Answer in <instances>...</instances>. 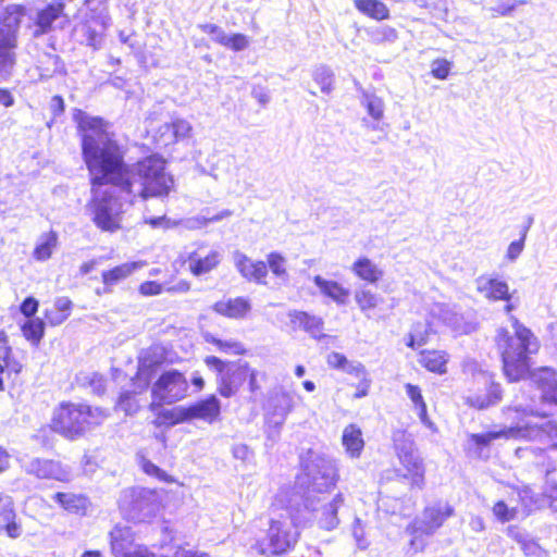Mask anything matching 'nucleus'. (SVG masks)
Returning a JSON list of instances; mask_svg holds the SVG:
<instances>
[{"label":"nucleus","instance_id":"f257e3e1","mask_svg":"<svg viewBox=\"0 0 557 557\" xmlns=\"http://www.w3.org/2000/svg\"><path fill=\"white\" fill-rule=\"evenodd\" d=\"M77 124L82 136V154L91 185H113L126 194L129 203L136 198L147 200L170 194L174 180L165 172L162 158L150 156L128 166L122 146L104 120L81 113Z\"/></svg>","mask_w":557,"mask_h":557},{"label":"nucleus","instance_id":"f03ea898","mask_svg":"<svg viewBox=\"0 0 557 557\" xmlns=\"http://www.w3.org/2000/svg\"><path fill=\"white\" fill-rule=\"evenodd\" d=\"M505 416L511 421V424L499 430L488 431L482 434L469 435V448L479 458L488 457V446L496 440L527 438L539 440L549 438L553 441V447L557 449V424L547 421L537 425L530 422L523 423L524 417L533 413L531 410L521 407H508L504 410Z\"/></svg>","mask_w":557,"mask_h":557},{"label":"nucleus","instance_id":"7ed1b4c3","mask_svg":"<svg viewBox=\"0 0 557 557\" xmlns=\"http://www.w3.org/2000/svg\"><path fill=\"white\" fill-rule=\"evenodd\" d=\"M515 335L506 330H499L496 336L498 349L502 352L504 373L511 382L523 379L530 369V355L536 354L540 344L533 333L515 318Z\"/></svg>","mask_w":557,"mask_h":557},{"label":"nucleus","instance_id":"20e7f679","mask_svg":"<svg viewBox=\"0 0 557 557\" xmlns=\"http://www.w3.org/2000/svg\"><path fill=\"white\" fill-rule=\"evenodd\" d=\"M309 519L293 506L277 511L272 509L267 536L257 541L255 549L260 555L274 556L289 552L298 541V527Z\"/></svg>","mask_w":557,"mask_h":557},{"label":"nucleus","instance_id":"39448f33","mask_svg":"<svg viewBox=\"0 0 557 557\" xmlns=\"http://www.w3.org/2000/svg\"><path fill=\"white\" fill-rule=\"evenodd\" d=\"M107 417V412L101 408L63 403L53 411L51 428L65 438L76 440L101 424Z\"/></svg>","mask_w":557,"mask_h":557},{"label":"nucleus","instance_id":"423d86ee","mask_svg":"<svg viewBox=\"0 0 557 557\" xmlns=\"http://www.w3.org/2000/svg\"><path fill=\"white\" fill-rule=\"evenodd\" d=\"M92 198L90 201V210L92 221L104 232H115L121 227L122 214L125 207L132 206L133 202L126 201V194L110 184L91 185Z\"/></svg>","mask_w":557,"mask_h":557},{"label":"nucleus","instance_id":"0eeeda50","mask_svg":"<svg viewBox=\"0 0 557 557\" xmlns=\"http://www.w3.org/2000/svg\"><path fill=\"white\" fill-rule=\"evenodd\" d=\"M189 384L185 375L178 370L164 371L151 385L152 400L149 405L156 411L163 405L175 404L188 395Z\"/></svg>","mask_w":557,"mask_h":557},{"label":"nucleus","instance_id":"6e6552de","mask_svg":"<svg viewBox=\"0 0 557 557\" xmlns=\"http://www.w3.org/2000/svg\"><path fill=\"white\" fill-rule=\"evenodd\" d=\"M344 505V495L342 493L330 497L325 494L311 495L305 498V510L311 513L313 520L321 529L332 531L339 524L337 516L338 509Z\"/></svg>","mask_w":557,"mask_h":557},{"label":"nucleus","instance_id":"1a4fd4ad","mask_svg":"<svg viewBox=\"0 0 557 557\" xmlns=\"http://www.w3.org/2000/svg\"><path fill=\"white\" fill-rule=\"evenodd\" d=\"M205 363L216 372L218 392L224 398L236 395L245 383L244 362H226L209 356L205 359Z\"/></svg>","mask_w":557,"mask_h":557},{"label":"nucleus","instance_id":"9d476101","mask_svg":"<svg viewBox=\"0 0 557 557\" xmlns=\"http://www.w3.org/2000/svg\"><path fill=\"white\" fill-rule=\"evenodd\" d=\"M310 487L308 494H325L336 485L338 474L334 461L327 457L312 455L305 466Z\"/></svg>","mask_w":557,"mask_h":557},{"label":"nucleus","instance_id":"9b49d317","mask_svg":"<svg viewBox=\"0 0 557 557\" xmlns=\"http://www.w3.org/2000/svg\"><path fill=\"white\" fill-rule=\"evenodd\" d=\"M454 512L455 509L448 502H434L428 505L421 516L409 524V530H412V533H422L430 536L434 534Z\"/></svg>","mask_w":557,"mask_h":557},{"label":"nucleus","instance_id":"f8f14e48","mask_svg":"<svg viewBox=\"0 0 557 557\" xmlns=\"http://www.w3.org/2000/svg\"><path fill=\"white\" fill-rule=\"evenodd\" d=\"M475 389L469 391L465 396V401L470 407L479 410L495 406L502 399V389L499 384L494 383L493 376L485 372L479 371L474 375Z\"/></svg>","mask_w":557,"mask_h":557},{"label":"nucleus","instance_id":"ddd939ff","mask_svg":"<svg viewBox=\"0 0 557 557\" xmlns=\"http://www.w3.org/2000/svg\"><path fill=\"white\" fill-rule=\"evenodd\" d=\"M295 408V395L287 391H280L271 395L265 406V424L278 430L285 422L289 412Z\"/></svg>","mask_w":557,"mask_h":557},{"label":"nucleus","instance_id":"4468645a","mask_svg":"<svg viewBox=\"0 0 557 557\" xmlns=\"http://www.w3.org/2000/svg\"><path fill=\"white\" fill-rule=\"evenodd\" d=\"M110 537L111 549L115 557H152L146 547L134 543L129 528L115 527Z\"/></svg>","mask_w":557,"mask_h":557},{"label":"nucleus","instance_id":"2eb2a0df","mask_svg":"<svg viewBox=\"0 0 557 557\" xmlns=\"http://www.w3.org/2000/svg\"><path fill=\"white\" fill-rule=\"evenodd\" d=\"M23 467L28 474H33L38 479L69 482L72 478L69 467L51 459L34 458L25 462Z\"/></svg>","mask_w":557,"mask_h":557},{"label":"nucleus","instance_id":"dca6fc26","mask_svg":"<svg viewBox=\"0 0 557 557\" xmlns=\"http://www.w3.org/2000/svg\"><path fill=\"white\" fill-rule=\"evenodd\" d=\"M163 354L157 347H151L139 357L136 380L141 389L149 386L152 377L157 373L159 367L163 363Z\"/></svg>","mask_w":557,"mask_h":557},{"label":"nucleus","instance_id":"f3484780","mask_svg":"<svg viewBox=\"0 0 557 557\" xmlns=\"http://www.w3.org/2000/svg\"><path fill=\"white\" fill-rule=\"evenodd\" d=\"M233 261L243 277L257 284H267L268 267L265 262L253 261L239 250L233 252Z\"/></svg>","mask_w":557,"mask_h":557},{"label":"nucleus","instance_id":"a211bd4d","mask_svg":"<svg viewBox=\"0 0 557 557\" xmlns=\"http://www.w3.org/2000/svg\"><path fill=\"white\" fill-rule=\"evenodd\" d=\"M475 287L484 298L492 301H509L512 298L508 284L498 277L481 275L475 280Z\"/></svg>","mask_w":557,"mask_h":557},{"label":"nucleus","instance_id":"6ab92c4d","mask_svg":"<svg viewBox=\"0 0 557 557\" xmlns=\"http://www.w3.org/2000/svg\"><path fill=\"white\" fill-rule=\"evenodd\" d=\"M158 509V498L153 491L140 488L134 492L132 502L133 518L145 521L153 517Z\"/></svg>","mask_w":557,"mask_h":557},{"label":"nucleus","instance_id":"aec40b11","mask_svg":"<svg viewBox=\"0 0 557 557\" xmlns=\"http://www.w3.org/2000/svg\"><path fill=\"white\" fill-rule=\"evenodd\" d=\"M188 422L202 420L209 424L213 423L221 413V403L216 396L211 395L206 399L186 406Z\"/></svg>","mask_w":557,"mask_h":557},{"label":"nucleus","instance_id":"412c9836","mask_svg":"<svg viewBox=\"0 0 557 557\" xmlns=\"http://www.w3.org/2000/svg\"><path fill=\"white\" fill-rule=\"evenodd\" d=\"M398 460L405 470L403 476L410 481L411 487L422 490L425 484V468L418 453L400 455Z\"/></svg>","mask_w":557,"mask_h":557},{"label":"nucleus","instance_id":"4be33fe9","mask_svg":"<svg viewBox=\"0 0 557 557\" xmlns=\"http://www.w3.org/2000/svg\"><path fill=\"white\" fill-rule=\"evenodd\" d=\"M22 367V363L12 356L7 337L5 342L0 343V391H4L5 382L11 381L13 375L18 374Z\"/></svg>","mask_w":557,"mask_h":557},{"label":"nucleus","instance_id":"5701e85b","mask_svg":"<svg viewBox=\"0 0 557 557\" xmlns=\"http://www.w3.org/2000/svg\"><path fill=\"white\" fill-rule=\"evenodd\" d=\"M533 382L542 392L545 401L557 404V372L550 368H542L532 373Z\"/></svg>","mask_w":557,"mask_h":557},{"label":"nucleus","instance_id":"b1692460","mask_svg":"<svg viewBox=\"0 0 557 557\" xmlns=\"http://www.w3.org/2000/svg\"><path fill=\"white\" fill-rule=\"evenodd\" d=\"M313 283L319 288L321 295L332 299L336 305L343 306L347 304L350 292L338 282L315 275Z\"/></svg>","mask_w":557,"mask_h":557},{"label":"nucleus","instance_id":"393cba45","mask_svg":"<svg viewBox=\"0 0 557 557\" xmlns=\"http://www.w3.org/2000/svg\"><path fill=\"white\" fill-rule=\"evenodd\" d=\"M26 15V9L23 5H10L0 21V36L17 39L22 18Z\"/></svg>","mask_w":557,"mask_h":557},{"label":"nucleus","instance_id":"a878e982","mask_svg":"<svg viewBox=\"0 0 557 557\" xmlns=\"http://www.w3.org/2000/svg\"><path fill=\"white\" fill-rule=\"evenodd\" d=\"M52 500L70 513L85 515L89 502L83 494L73 492H58L52 495Z\"/></svg>","mask_w":557,"mask_h":557},{"label":"nucleus","instance_id":"bb28decb","mask_svg":"<svg viewBox=\"0 0 557 557\" xmlns=\"http://www.w3.org/2000/svg\"><path fill=\"white\" fill-rule=\"evenodd\" d=\"M251 306L248 299L243 297L220 300L214 304L213 310L231 319H243L249 312Z\"/></svg>","mask_w":557,"mask_h":557},{"label":"nucleus","instance_id":"cd10ccee","mask_svg":"<svg viewBox=\"0 0 557 557\" xmlns=\"http://www.w3.org/2000/svg\"><path fill=\"white\" fill-rule=\"evenodd\" d=\"M63 8L62 2L53 1L42 10H39L35 17L36 29L34 30V36L37 37L48 33L51 29L52 23L63 12Z\"/></svg>","mask_w":557,"mask_h":557},{"label":"nucleus","instance_id":"c85d7f7f","mask_svg":"<svg viewBox=\"0 0 557 557\" xmlns=\"http://www.w3.org/2000/svg\"><path fill=\"white\" fill-rule=\"evenodd\" d=\"M220 261L221 255L216 250H211L206 256L195 251L188 257V268L194 275L200 276L215 269Z\"/></svg>","mask_w":557,"mask_h":557},{"label":"nucleus","instance_id":"c756f323","mask_svg":"<svg viewBox=\"0 0 557 557\" xmlns=\"http://www.w3.org/2000/svg\"><path fill=\"white\" fill-rule=\"evenodd\" d=\"M288 317L294 326L302 327L311 336L320 338L323 335V321L321 318L297 310L289 311Z\"/></svg>","mask_w":557,"mask_h":557},{"label":"nucleus","instance_id":"7c9ffc66","mask_svg":"<svg viewBox=\"0 0 557 557\" xmlns=\"http://www.w3.org/2000/svg\"><path fill=\"white\" fill-rule=\"evenodd\" d=\"M36 69L39 72L41 81H47L54 75L66 73L65 65L61 58L50 52H45L39 57Z\"/></svg>","mask_w":557,"mask_h":557},{"label":"nucleus","instance_id":"2f4dec72","mask_svg":"<svg viewBox=\"0 0 557 557\" xmlns=\"http://www.w3.org/2000/svg\"><path fill=\"white\" fill-rule=\"evenodd\" d=\"M342 443L351 458H359L364 447L362 432L356 424L347 425L342 435Z\"/></svg>","mask_w":557,"mask_h":557},{"label":"nucleus","instance_id":"473e14b6","mask_svg":"<svg viewBox=\"0 0 557 557\" xmlns=\"http://www.w3.org/2000/svg\"><path fill=\"white\" fill-rule=\"evenodd\" d=\"M154 412L157 417L153 423L157 426H173L180 423L188 422L186 406H176L171 409H165L162 406L161 408H158Z\"/></svg>","mask_w":557,"mask_h":557},{"label":"nucleus","instance_id":"72a5a7b5","mask_svg":"<svg viewBox=\"0 0 557 557\" xmlns=\"http://www.w3.org/2000/svg\"><path fill=\"white\" fill-rule=\"evenodd\" d=\"M145 265L141 261L126 262L117 265L111 270L102 272V282L107 286L115 285L119 282L127 278L135 271L141 269Z\"/></svg>","mask_w":557,"mask_h":557},{"label":"nucleus","instance_id":"f704fd0d","mask_svg":"<svg viewBox=\"0 0 557 557\" xmlns=\"http://www.w3.org/2000/svg\"><path fill=\"white\" fill-rule=\"evenodd\" d=\"M351 271L360 280L375 284L383 276V271L369 258H359L351 267Z\"/></svg>","mask_w":557,"mask_h":557},{"label":"nucleus","instance_id":"c9c22d12","mask_svg":"<svg viewBox=\"0 0 557 557\" xmlns=\"http://www.w3.org/2000/svg\"><path fill=\"white\" fill-rule=\"evenodd\" d=\"M16 38L0 36V73L9 74L16 63Z\"/></svg>","mask_w":557,"mask_h":557},{"label":"nucleus","instance_id":"e433bc0d","mask_svg":"<svg viewBox=\"0 0 557 557\" xmlns=\"http://www.w3.org/2000/svg\"><path fill=\"white\" fill-rule=\"evenodd\" d=\"M354 4L360 13L370 18L383 21L389 17V9L380 0H355Z\"/></svg>","mask_w":557,"mask_h":557},{"label":"nucleus","instance_id":"4c0bfd02","mask_svg":"<svg viewBox=\"0 0 557 557\" xmlns=\"http://www.w3.org/2000/svg\"><path fill=\"white\" fill-rule=\"evenodd\" d=\"M14 510L9 498H0V531H5L9 536L17 537L18 528L14 522Z\"/></svg>","mask_w":557,"mask_h":557},{"label":"nucleus","instance_id":"58836bf2","mask_svg":"<svg viewBox=\"0 0 557 557\" xmlns=\"http://www.w3.org/2000/svg\"><path fill=\"white\" fill-rule=\"evenodd\" d=\"M419 362L431 372H446L447 356L444 351L426 350L420 354Z\"/></svg>","mask_w":557,"mask_h":557},{"label":"nucleus","instance_id":"ea45409f","mask_svg":"<svg viewBox=\"0 0 557 557\" xmlns=\"http://www.w3.org/2000/svg\"><path fill=\"white\" fill-rule=\"evenodd\" d=\"M57 245H58L57 233L52 232V231L45 233L39 237L38 243L34 249L33 257L37 261H46L51 257Z\"/></svg>","mask_w":557,"mask_h":557},{"label":"nucleus","instance_id":"a19ab883","mask_svg":"<svg viewBox=\"0 0 557 557\" xmlns=\"http://www.w3.org/2000/svg\"><path fill=\"white\" fill-rule=\"evenodd\" d=\"M361 104L366 108L368 114L374 122H380L383 119L385 103L381 97L375 94L363 92Z\"/></svg>","mask_w":557,"mask_h":557},{"label":"nucleus","instance_id":"79ce46f5","mask_svg":"<svg viewBox=\"0 0 557 557\" xmlns=\"http://www.w3.org/2000/svg\"><path fill=\"white\" fill-rule=\"evenodd\" d=\"M405 388H406V393H407L408 397L411 399L416 409L418 410V416H419L421 422L424 425H426L428 428L432 429L433 423L428 418L426 405L423 400L420 388L410 383L406 384Z\"/></svg>","mask_w":557,"mask_h":557},{"label":"nucleus","instance_id":"37998d69","mask_svg":"<svg viewBox=\"0 0 557 557\" xmlns=\"http://www.w3.org/2000/svg\"><path fill=\"white\" fill-rule=\"evenodd\" d=\"M355 300L363 313L376 308L383 299L372 290L361 287L355 292Z\"/></svg>","mask_w":557,"mask_h":557},{"label":"nucleus","instance_id":"c03bdc74","mask_svg":"<svg viewBox=\"0 0 557 557\" xmlns=\"http://www.w3.org/2000/svg\"><path fill=\"white\" fill-rule=\"evenodd\" d=\"M393 443L397 457L417 451L411 434L404 430L394 431Z\"/></svg>","mask_w":557,"mask_h":557},{"label":"nucleus","instance_id":"a18cd8bd","mask_svg":"<svg viewBox=\"0 0 557 557\" xmlns=\"http://www.w3.org/2000/svg\"><path fill=\"white\" fill-rule=\"evenodd\" d=\"M313 81L320 86L323 94H331L334 88V73L325 65L317 66L312 72Z\"/></svg>","mask_w":557,"mask_h":557},{"label":"nucleus","instance_id":"49530a36","mask_svg":"<svg viewBox=\"0 0 557 557\" xmlns=\"http://www.w3.org/2000/svg\"><path fill=\"white\" fill-rule=\"evenodd\" d=\"M205 339L207 343L215 345L220 351L225 354L243 355L246 351L244 345L234 339L222 341L212 334H206Z\"/></svg>","mask_w":557,"mask_h":557},{"label":"nucleus","instance_id":"de8ad7c7","mask_svg":"<svg viewBox=\"0 0 557 557\" xmlns=\"http://www.w3.org/2000/svg\"><path fill=\"white\" fill-rule=\"evenodd\" d=\"M431 313L451 327L458 326L459 315L455 308L447 304H435L431 309Z\"/></svg>","mask_w":557,"mask_h":557},{"label":"nucleus","instance_id":"09e8293b","mask_svg":"<svg viewBox=\"0 0 557 557\" xmlns=\"http://www.w3.org/2000/svg\"><path fill=\"white\" fill-rule=\"evenodd\" d=\"M370 39L374 44L394 42L398 38L397 30L388 25H381L367 30Z\"/></svg>","mask_w":557,"mask_h":557},{"label":"nucleus","instance_id":"8fccbe9b","mask_svg":"<svg viewBox=\"0 0 557 557\" xmlns=\"http://www.w3.org/2000/svg\"><path fill=\"white\" fill-rule=\"evenodd\" d=\"M45 323L40 319H29L22 326L23 335L33 344H38L44 336Z\"/></svg>","mask_w":557,"mask_h":557},{"label":"nucleus","instance_id":"3c124183","mask_svg":"<svg viewBox=\"0 0 557 557\" xmlns=\"http://www.w3.org/2000/svg\"><path fill=\"white\" fill-rule=\"evenodd\" d=\"M267 262L271 272L280 277L287 278L286 259L278 252H270L267 256Z\"/></svg>","mask_w":557,"mask_h":557},{"label":"nucleus","instance_id":"603ef678","mask_svg":"<svg viewBox=\"0 0 557 557\" xmlns=\"http://www.w3.org/2000/svg\"><path fill=\"white\" fill-rule=\"evenodd\" d=\"M527 0H505L497 1L494 5L490 7L487 10L491 12L493 17L498 15L506 16L510 14L518 4H525Z\"/></svg>","mask_w":557,"mask_h":557},{"label":"nucleus","instance_id":"864d4df0","mask_svg":"<svg viewBox=\"0 0 557 557\" xmlns=\"http://www.w3.org/2000/svg\"><path fill=\"white\" fill-rule=\"evenodd\" d=\"M117 407L123 410L126 414H133L135 413L138 408L139 404L136 400L135 393L133 392H124L121 394Z\"/></svg>","mask_w":557,"mask_h":557},{"label":"nucleus","instance_id":"5fc2aeb1","mask_svg":"<svg viewBox=\"0 0 557 557\" xmlns=\"http://www.w3.org/2000/svg\"><path fill=\"white\" fill-rule=\"evenodd\" d=\"M494 516L502 522H507L516 517V509L509 508L504 502H497L493 507Z\"/></svg>","mask_w":557,"mask_h":557},{"label":"nucleus","instance_id":"6e6d98bb","mask_svg":"<svg viewBox=\"0 0 557 557\" xmlns=\"http://www.w3.org/2000/svg\"><path fill=\"white\" fill-rule=\"evenodd\" d=\"M249 38L243 34L228 35L225 46L234 51H243L249 46Z\"/></svg>","mask_w":557,"mask_h":557},{"label":"nucleus","instance_id":"4d7b16f0","mask_svg":"<svg viewBox=\"0 0 557 557\" xmlns=\"http://www.w3.org/2000/svg\"><path fill=\"white\" fill-rule=\"evenodd\" d=\"M172 129L176 139H185L190 136L193 128L188 121L177 119L172 122Z\"/></svg>","mask_w":557,"mask_h":557},{"label":"nucleus","instance_id":"13d9d810","mask_svg":"<svg viewBox=\"0 0 557 557\" xmlns=\"http://www.w3.org/2000/svg\"><path fill=\"white\" fill-rule=\"evenodd\" d=\"M83 32L86 40V45L97 50L101 46L102 36L96 29H94L90 25L85 24L83 26Z\"/></svg>","mask_w":557,"mask_h":557},{"label":"nucleus","instance_id":"bf43d9fd","mask_svg":"<svg viewBox=\"0 0 557 557\" xmlns=\"http://www.w3.org/2000/svg\"><path fill=\"white\" fill-rule=\"evenodd\" d=\"M352 536L356 540L358 547L364 549L369 546V541L366 537L364 527L359 518H356L354 521Z\"/></svg>","mask_w":557,"mask_h":557},{"label":"nucleus","instance_id":"052dcab7","mask_svg":"<svg viewBox=\"0 0 557 557\" xmlns=\"http://www.w3.org/2000/svg\"><path fill=\"white\" fill-rule=\"evenodd\" d=\"M421 325L417 324L413 326L412 331L409 334L407 346L411 348H417L422 346L425 343L428 332L420 331Z\"/></svg>","mask_w":557,"mask_h":557},{"label":"nucleus","instance_id":"680f3d73","mask_svg":"<svg viewBox=\"0 0 557 557\" xmlns=\"http://www.w3.org/2000/svg\"><path fill=\"white\" fill-rule=\"evenodd\" d=\"M344 372L354 375L358 380H364L369 377L368 371L366 367L358 361H349L345 366Z\"/></svg>","mask_w":557,"mask_h":557},{"label":"nucleus","instance_id":"e2e57ef3","mask_svg":"<svg viewBox=\"0 0 557 557\" xmlns=\"http://www.w3.org/2000/svg\"><path fill=\"white\" fill-rule=\"evenodd\" d=\"M143 470L145 471V473L156 476L161 481L172 482L170 476L162 469H160L159 467H157L154 463H152L149 460H144Z\"/></svg>","mask_w":557,"mask_h":557},{"label":"nucleus","instance_id":"0e129e2a","mask_svg":"<svg viewBox=\"0 0 557 557\" xmlns=\"http://www.w3.org/2000/svg\"><path fill=\"white\" fill-rule=\"evenodd\" d=\"M524 238L525 233H523L522 237L519 240L510 243L506 252V258L509 261H515L521 255L524 248Z\"/></svg>","mask_w":557,"mask_h":557},{"label":"nucleus","instance_id":"69168bd1","mask_svg":"<svg viewBox=\"0 0 557 557\" xmlns=\"http://www.w3.org/2000/svg\"><path fill=\"white\" fill-rule=\"evenodd\" d=\"M449 63L446 60H435L432 63V75L438 79H445L449 74Z\"/></svg>","mask_w":557,"mask_h":557},{"label":"nucleus","instance_id":"338daca9","mask_svg":"<svg viewBox=\"0 0 557 557\" xmlns=\"http://www.w3.org/2000/svg\"><path fill=\"white\" fill-rule=\"evenodd\" d=\"M163 290V287L161 284L153 282V281H147L140 284L139 292L144 296H154L161 294Z\"/></svg>","mask_w":557,"mask_h":557},{"label":"nucleus","instance_id":"774afa93","mask_svg":"<svg viewBox=\"0 0 557 557\" xmlns=\"http://www.w3.org/2000/svg\"><path fill=\"white\" fill-rule=\"evenodd\" d=\"M326 362L330 367L343 371L348 362V359L343 354L333 351L329 354Z\"/></svg>","mask_w":557,"mask_h":557}]
</instances>
